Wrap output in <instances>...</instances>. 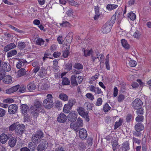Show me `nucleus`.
Here are the masks:
<instances>
[{"label":"nucleus","mask_w":151,"mask_h":151,"mask_svg":"<svg viewBox=\"0 0 151 151\" xmlns=\"http://www.w3.org/2000/svg\"><path fill=\"white\" fill-rule=\"evenodd\" d=\"M31 113L35 116H37L40 112L44 113V109L42 106V103L36 99L34 101V105L31 106L30 108Z\"/></svg>","instance_id":"1"},{"label":"nucleus","mask_w":151,"mask_h":151,"mask_svg":"<svg viewBox=\"0 0 151 151\" xmlns=\"http://www.w3.org/2000/svg\"><path fill=\"white\" fill-rule=\"evenodd\" d=\"M44 137V134L42 131L38 130L35 132L32 136L31 139L38 142H40L41 139Z\"/></svg>","instance_id":"2"},{"label":"nucleus","mask_w":151,"mask_h":151,"mask_svg":"<svg viewBox=\"0 0 151 151\" xmlns=\"http://www.w3.org/2000/svg\"><path fill=\"white\" fill-rule=\"evenodd\" d=\"M77 111L80 115L83 117L85 118L86 121L88 122L89 121L88 111H85V109L81 107H78L77 108Z\"/></svg>","instance_id":"3"},{"label":"nucleus","mask_w":151,"mask_h":151,"mask_svg":"<svg viewBox=\"0 0 151 151\" xmlns=\"http://www.w3.org/2000/svg\"><path fill=\"white\" fill-rule=\"evenodd\" d=\"M111 22H107L102 27L101 30L103 33H107L109 32L112 27V24Z\"/></svg>","instance_id":"4"},{"label":"nucleus","mask_w":151,"mask_h":151,"mask_svg":"<svg viewBox=\"0 0 151 151\" xmlns=\"http://www.w3.org/2000/svg\"><path fill=\"white\" fill-rule=\"evenodd\" d=\"M25 126L23 124L17 125L15 130V133L18 135H22L25 130Z\"/></svg>","instance_id":"5"},{"label":"nucleus","mask_w":151,"mask_h":151,"mask_svg":"<svg viewBox=\"0 0 151 151\" xmlns=\"http://www.w3.org/2000/svg\"><path fill=\"white\" fill-rule=\"evenodd\" d=\"M132 106L135 109H139L142 106L143 103L142 101L138 99H135L132 102Z\"/></svg>","instance_id":"6"},{"label":"nucleus","mask_w":151,"mask_h":151,"mask_svg":"<svg viewBox=\"0 0 151 151\" xmlns=\"http://www.w3.org/2000/svg\"><path fill=\"white\" fill-rule=\"evenodd\" d=\"M40 143L37 146L38 151H42L46 148L47 145V142L45 139H42L40 141Z\"/></svg>","instance_id":"7"},{"label":"nucleus","mask_w":151,"mask_h":151,"mask_svg":"<svg viewBox=\"0 0 151 151\" xmlns=\"http://www.w3.org/2000/svg\"><path fill=\"white\" fill-rule=\"evenodd\" d=\"M43 106L46 108L50 109L53 106V103L52 100L49 99H46L44 100L43 102Z\"/></svg>","instance_id":"8"},{"label":"nucleus","mask_w":151,"mask_h":151,"mask_svg":"<svg viewBox=\"0 0 151 151\" xmlns=\"http://www.w3.org/2000/svg\"><path fill=\"white\" fill-rule=\"evenodd\" d=\"M77 117V113L75 111H72L70 112L68 116V120L70 122H74L76 119Z\"/></svg>","instance_id":"9"},{"label":"nucleus","mask_w":151,"mask_h":151,"mask_svg":"<svg viewBox=\"0 0 151 151\" xmlns=\"http://www.w3.org/2000/svg\"><path fill=\"white\" fill-rule=\"evenodd\" d=\"M18 106L15 104L10 105L8 107V111L10 114H14L17 111Z\"/></svg>","instance_id":"10"},{"label":"nucleus","mask_w":151,"mask_h":151,"mask_svg":"<svg viewBox=\"0 0 151 151\" xmlns=\"http://www.w3.org/2000/svg\"><path fill=\"white\" fill-rule=\"evenodd\" d=\"M87 133L86 130L84 128L81 129L79 131V136L80 138L84 139L87 137Z\"/></svg>","instance_id":"11"},{"label":"nucleus","mask_w":151,"mask_h":151,"mask_svg":"<svg viewBox=\"0 0 151 151\" xmlns=\"http://www.w3.org/2000/svg\"><path fill=\"white\" fill-rule=\"evenodd\" d=\"M19 87V86L18 85L13 86L9 89H7L6 90V93L10 94L17 91Z\"/></svg>","instance_id":"12"},{"label":"nucleus","mask_w":151,"mask_h":151,"mask_svg":"<svg viewBox=\"0 0 151 151\" xmlns=\"http://www.w3.org/2000/svg\"><path fill=\"white\" fill-rule=\"evenodd\" d=\"M9 138L6 134L2 133L0 135V142L2 144H5Z\"/></svg>","instance_id":"13"},{"label":"nucleus","mask_w":151,"mask_h":151,"mask_svg":"<svg viewBox=\"0 0 151 151\" xmlns=\"http://www.w3.org/2000/svg\"><path fill=\"white\" fill-rule=\"evenodd\" d=\"M67 117L63 113H60L57 117L58 121L60 123H63L67 120Z\"/></svg>","instance_id":"14"},{"label":"nucleus","mask_w":151,"mask_h":151,"mask_svg":"<svg viewBox=\"0 0 151 151\" xmlns=\"http://www.w3.org/2000/svg\"><path fill=\"white\" fill-rule=\"evenodd\" d=\"M3 70L6 71H9L11 69V67L10 65L6 62H2L1 66Z\"/></svg>","instance_id":"15"},{"label":"nucleus","mask_w":151,"mask_h":151,"mask_svg":"<svg viewBox=\"0 0 151 151\" xmlns=\"http://www.w3.org/2000/svg\"><path fill=\"white\" fill-rule=\"evenodd\" d=\"M32 142H29L28 145V147L32 151H34L36 148L37 145L38 143L34 140L32 139Z\"/></svg>","instance_id":"16"},{"label":"nucleus","mask_w":151,"mask_h":151,"mask_svg":"<svg viewBox=\"0 0 151 151\" xmlns=\"http://www.w3.org/2000/svg\"><path fill=\"white\" fill-rule=\"evenodd\" d=\"M122 150L124 151H127L130 149L129 144L128 141H125L122 144L121 147Z\"/></svg>","instance_id":"17"},{"label":"nucleus","mask_w":151,"mask_h":151,"mask_svg":"<svg viewBox=\"0 0 151 151\" xmlns=\"http://www.w3.org/2000/svg\"><path fill=\"white\" fill-rule=\"evenodd\" d=\"M134 129L136 131L141 132L144 129V125L141 123H138L136 124Z\"/></svg>","instance_id":"18"},{"label":"nucleus","mask_w":151,"mask_h":151,"mask_svg":"<svg viewBox=\"0 0 151 151\" xmlns=\"http://www.w3.org/2000/svg\"><path fill=\"white\" fill-rule=\"evenodd\" d=\"M16 45L14 43H11L6 46L4 49V51L6 52L10 50L15 48Z\"/></svg>","instance_id":"19"},{"label":"nucleus","mask_w":151,"mask_h":151,"mask_svg":"<svg viewBox=\"0 0 151 151\" xmlns=\"http://www.w3.org/2000/svg\"><path fill=\"white\" fill-rule=\"evenodd\" d=\"M16 141L17 139L15 137H11L8 141L9 145L11 147H14L16 144Z\"/></svg>","instance_id":"20"},{"label":"nucleus","mask_w":151,"mask_h":151,"mask_svg":"<svg viewBox=\"0 0 151 151\" xmlns=\"http://www.w3.org/2000/svg\"><path fill=\"white\" fill-rule=\"evenodd\" d=\"M22 112L23 114L25 115L27 114L28 106L25 104H22L21 106Z\"/></svg>","instance_id":"21"},{"label":"nucleus","mask_w":151,"mask_h":151,"mask_svg":"<svg viewBox=\"0 0 151 151\" xmlns=\"http://www.w3.org/2000/svg\"><path fill=\"white\" fill-rule=\"evenodd\" d=\"M47 72L46 70L43 67L41 68L39 73L38 75L41 77L46 76Z\"/></svg>","instance_id":"22"},{"label":"nucleus","mask_w":151,"mask_h":151,"mask_svg":"<svg viewBox=\"0 0 151 151\" xmlns=\"http://www.w3.org/2000/svg\"><path fill=\"white\" fill-rule=\"evenodd\" d=\"M12 81L11 76L8 75L4 76L3 78V81L6 84H9Z\"/></svg>","instance_id":"23"},{"label":"nucleus","mask_w":151,"mask_h":151,"mask_svg":"<svg viewBox=\"0 0 151 151\" xmlns=\"http://www.w3.org/2000/svg\"><path fill=\"white\" fill-rule=\"evenodd\" d=\"M77 76L74 74L71 76V81L72 85L73 86H76L78 85L77 80L76 79Z\"/></svg>","instance_id":"24"},{"label":"nucleus","mask_w":151,"mask_h":151,"mask_svg":"<svg viewBox=\"0 0 151 151\" xmlns=\"http://www.w3.org/2000/svg\"><path fill=\"white\" fill-rule=\"evenodd\" d=\"M36 86L34 83H31L27 85V89L29 91H32L36 89Z\"/></svg>","instance_id":"25"},{"label":"nucleus","mask_w":151,"mask_h":151,"mask_svg":"<svg viewBox=\"0 0 151 151\" xmlns=\"http://www.w3.org/2000/svg\"><path fill=\"white\" fill-rule=\"evenodd\" d=\"M70 126L71 129H73L76 132H78L79 130V127H80L76 123L72 122L70 124Z\"/></svg>","instance_id":"26"},{"label":"nucleus","mask_w":151,"mask_h":151,"mask_svg":"<svg viewBox=\"0 0 151 151\" xmlns=\"http://www.w3.org/2000/svg\"><path fill=\"white\" fill-rule=\"evenodd\" d=\"M72 107L69 105L68 104H66L64 105V107L63 109V112L65 113H69L71 109H72Z\"/></svg>","instance_id":"27"},{"label":"nucleus","mask_w":151,"mask_h":151,"mask_svg":"<svg viewBox=\"0 0 151 151\" xmlns=\"http://www.w3.org/2000/svg\"><path fill=\"white\" fill-rule=\"evenodd\" d=\"M83 50V52L84 53V55L87 57V56H90V55H91V57L92 58V55H93L92 53H93V51L91 49L90 50H85L83 48L82 49V50Z\"/></svg>","instance_id":"28"},{"label":"nucleus","mask_w":151,"mask_h":151,"mask_svg":"<svg viewBox=\"0 0 151 151\" xmlns=\"http://www.w3.org/2000/svg\"><path fill=\"white\" fill-rule=\"evenodd\" d=\"M121 43L122 46L125 49H128L130 48L129 45L125 39H122L121 40Z\"/></svg>","instance_id":"29"},{"label":"nucleus","mask_w":151,"mask_h":151,"mask_svg":"<svg viewBox=\"0 0 151 151\" xmlns=\"http://www.w3.org/2000/svg\"><path fill=\"white\" fill-rule=\"evenodd\" d=\"M118 7V5L114 4H109L107 5L106 9L109 10L114 9Z\"/></svg>","instance_id":"30"},{"label":"nucleus","mask_w":151,"mask_h":151,"mask_svg":"<svg viewBox=\"0 0 151 151\" xmlns=\"http://www.w3.org/2000/svg\"><path fill=\"white\" fill-rule=\"evenodd\" d=\"M75 69L82 70L83 69V65L79 63H75L73 66Z\"/></svg>","instance_id":"31"},{"label":"nucleus","mask_w":151,"mask_h":151,"mask_svg":"<svg viewBox=\"0 0 151 151\" xmlns=\"http://www.w3.org/2000/svg\"><path fill=\"white\" fill-rule=\"evenodd\" d=\"M59 97L61 100L64 101H66L68 100V96L65 93H60L59 95Z\"/></svg>","instance_id":"32"},{"label":"nucleus","mask_w":151,"mask_h":151,"mask_svg":"<svg viewBox=\"0 0 151 151\" xmlns=\"http://www.w3.org/2000/svg\"><path fill=\"white\" fill-rule=\"evenodd\" d=\"M26 70L24 68H22L18 71V75L19 76L24 75L26 74Z\"/></svg>","instance_id":"33"},{"label":"nucleus","mask_w":151,"mask_h":151,"mask_svg":"<svg viewBox=\"0 0 151 151\" xmlns=\"http://www.w3.org/2000/svg\"><path fill=\"white\" fill-rule=\"evenodd\" d=\"M17 53V51L16 50H13L8 52L7 56L8 58H9L16 55Z\"/></svg>","instance_id":"34"},{"label":"nucleus","mask_w":151,"mask_h":151,"mask_svg":"<svg viewBox=\"0 0 151 151\" xmlns=\"http://www.w3.org/2000/svg\"><path fill=\"white\" fill-rule=\"evenodd\" d=\"M137 65L136 62L133 60L128 61V62L127 64V65L130 66L131 67H134Z\"/></svg>","instance_id":"35"},{"label":"nucleus","mask_w":151,"mask_h":151,"mask_svg":"<svg viewBox=\"0 0 151 151\" xmlns=\"http://www.w3.org/2000/svg\"><path fill=\"white\" fill-rule=\"evenodd\" d=\"M26 45V43L24 42H18V47L19 49L22 50L24 49Z\"/></svg>","instance_id":"36"},{"label":"nucleus","mask_w":151,"mask_h":151,"mask_svg":"<svg viewBox=\"0 0 151 151\" xmlns=\"http://www.w3.org/2000/svg\"><path fill=\"white\" fill-rule=\"evenodd\" d=\"M127 17L132 20H134L136 18L135 14L132 12H130L128 14Z\"/></svg>","instance_id":"37"},{"label":"nucleus","mask_w":151,"mask_h":151,"mask_svg":"<svg viewBox=\"0 0 151 151\" xmlns=\"http://www.w3.org/2000/svg\"><path fill=\"white\" fill-rule=\"evenodd\" d=\"M45 41L42 38H39L36 41V44L41 46L44 44Z\"/></svg>","instance_id":"38"},{"label":"nucleus","mask_w":151,"mask_h":151,"mask_svg":"<svg viewBox=\"0 0 151 151\" xmlns=\"http://www.w3.org/2000/svg\"><path fill=\"white\" fill-rule=\"evenodd\" d=\"M111 109V107L107 103H106L104 106L103 110L104 112H106L109 111Z\"/></svg>","instance_id":"39"},{"label":"nucleus","mask_w":151,"mask_h":151,"mask_svg":"<svg viewBox=\"0 0 151 151\" xmlns=\"http://www.w3.org/2000/svg\"><path fill=\"white\" fill-rule=\"evenodd\" d=\"M84 106L88 110H91L92 109L91 104L89 102H86L84 104Z\"/></svg>","instance_id":"40"},{"label":"nucleus","mask_w":151,"mask_h":151,"mask_svg":"<svg viewBox=\"0 0 151 151\" xmlns=\"http://www.w3.org/2000/svg\"><path fill=\"white\" fill-rule=\"evenodd\" d=\"M144 119L143 116L142 115H138L135 119L136 121L139 123L142 122Z\"/></svg>","instance_id":"41"},{"label":"nucleus","mask_w":151,"mask_h":151,"mask_svg":"<svg viewBox=\"0 0 151 151\" xmlns=\"http://www.w3.org/2000/svg\"><path fill=\"white\" fill-rule=\"evenodd\" d=\"M125 98V96L124 95L122 94H120L119 95L117 98L118 101L119 103L122 102Z\"/></svg>","instance_id":"42"},{"label":"nucleus","mask_w":151,"mask_h":151,"mask_svg":"<svg viewBox=\"0 0 151 151\" xmlns=\"http://www.w3.org/2000/svg\"><path fill=\"white\" fill-rule=\"evenodd\" d=\"M70 83V81L68 78L66 77L63 78L62 83L63 85H68Z\"/></svg>","instance_id":"43"},{"label":"nucleus","mask_w":151,"mask_h":151,"mask_svg":"<svg viewBox=\"0 0 151 151\" xmlns=\"http://www.w3.org/2000/svg\"><path fill=\"white\" fill-rule=\"evenodd\" d=\"M8 26L9 27L18 32L19 33H22L23 32V31L22 30L19 29L14 27L11 24H8Z\"/></svg>","instance_id":"44"},{"label":"nucleus","mask_w":151,"mask_h":151,"mask_svg":"<svg viewBox=\"0 0 151 151\" xmlns=\"http://www.w3.org/2000/svg\"><path fill=\"white\" fill-rule=\"evenodd\" d=\"M76 101L75 99H70L68 101V103L67 104L70 105L71 107L75 104Z\"/></svg>","instance_id":"45"},{"label":"nucleus","mask_w":151,"mask_h":151,"mask_svg":"<svg viewBox=\"0 0 151 151\" xmlns=\"http://www.w3.org/2000/svg\"><path fill=\"white\" fill-rule=\"evenodd\" d=\"M17 126V124L15 123L12 124L9 127V131H13L14 130H15Z\"/></svg>","instance_id":"46"},{"label":"nucleus","mask_w":151,"mask_h":151,"mask_svg":"<svg viewBox=\"0 0 151 151\" xmlns=\"http://www.w3.org/2000/svg\"><path fill=\"white\" fill-rule=\"evenodd\" d=\"M26 86H24V85H22L19 88V92L23 93L26 91Z\"/></svg>","instance_id":"47"},{"label":"nucleus","mask_w":151,"mask_h":151,"mask_svg":"<svg viewBox=\"0 0 151 151\" xmlns=\"http://www.w3.org/2000/svg\"><path fill=\"white\" fill-rule=\"evenodd\" d=\"M86 96L87 98L91 101L93 100L94 99V96L91 93H87L86 94Z\"/></svg>","instance_id":"48"},{"label":"nucleus","mask_w":151,"mask_h":151,"mask_svg":"<svg viewBox=\"0 0 151 151\" xmlns=\"http://www.w3.org/2000/svg\"><path fill=\"white\" fill-rule=\"evenodd\" d=\"M76 124L78 125L80 127H82L83 124V121L80 118H78L77 119Z\"/></svg>","instance_id":"49"},{"label":"nucleus","mask_w":151,"mask_h":151,"mask_svg":"<svg viewBox=\"0 0 151 151\" xmlns=\"http://www.w3.org/2000/svg\"><path fill=\"white\" fill-rule=\"evenodd\" d=\"M103 101L101 98H99L97 99L96 105L97 106H101L102 104Z\"/></svg>","instance_id":"50"},{"label":"nucleus","mask_w":151,"mask_h":151,"mask_svg":"<svg viewBox=\"0 0 151 151\" xmlns=\"http://www.w3.org/2000/svg\"><path fill=\"white\" fill-rule=\"evenodd\" d=\"M69 54V51L68 50H66L63 52V56L64 58H67Z\"/></svg>","instance_id":"51"},{"label":"nucleus","mask_w":151,"mask_h":151,"mask_svg":"<svg viewBox=\"0 0 151 151\" xmlns=\"http://www.w3.org/2000/svg\"><path fill=\"white\" fill-rule=\"evenodd\" d=\"M72 73L76 74H79L81 73V70H79L76 69H73L71 71Z\"/></svg>","instance_id":"52"},{"label":"nucleus","mask_w":151,"mask_h":151,"mask_svg":"<svg viewBox=\"0 0 151 151\" xmlns=\"http://www.w3.org/2000/svg\"><path fill=\"white\" fill-rule=\"evenodd\" d=\"M141 35V34H140L139 32L137 30L134 33L133 36L135 38L138 39L140 37Z\"/></svg>","instance_id":"53"},{"label":"nucleus","mask_w":151,"mask_h":151,"mask_svg":"<svg viewBox=\"0 0 151 151\" xmlns=\"http://www.w3.org/2000/svg\"><path fill=\"white\" fill-rule=\"evenodd\" d=\"M100 53L96 54V57H95L93 56V55H92V61L93 62H95L96 61V60L98 59L99 60V59L100 56H99Z\"/></svg>","instance_id":"54"},{"label":"nucleus","mask_w":151,"mask_h":151,"mask_svg":"<svg viewBox=\"0 0 151 151\" xmlns=\"http://www.w3.org/2000/svg\"><path fill=\"white\" fill-rule=\"evenodd\" d=\"M70 24L67 22H63L62 23L60 24V25L63 27H66L69 26Z\"/></svg>","instance_id":"55"},{"label":"nucleus","mask_w":151,"mask_h":151,"mask_svg":"<svg viewBox=\"0 0 151 151\" xmlns=\"http://www.w3.org/2000/svg\"><path fill=\"white\" fill-rule=\"evenodd\" d=\"M137 110L136 111L137 114L138 115H142L143 114V109L142 108H140L139 109H137Z\"/></svg>","instance_id":"56"},{"label":"nucleus","mask_w":151,"mask_h":151,"mask_svg":"<svg viewBox=\"0 0 151 151\" xmlns=\"http://www.w3.org/2000/svg\"><path fill=\"white\" fill-rule=\"evenodd\" d=\"M89 90L92 92H94L96 93V88L93 85H91L88 87Z\"/></svg>","instance_id":"57"},{"label":"nucleus","mask_w":151,"mask_h":151,"mask_svg":"<svg viewBox=\"0 0 151 151\" xmlns=\"http://www.w3.org/2000/svg\"><path fill=\"white\" fill-rule=\"evenodd\" d=\"M122 124V122L120 121V120L119 122H116L114 125V129H116L118 128L119 126L121 125Z\"/></svg>","instance_id":"58"},{"label":"nucleus","mask_w":151,"mask_h":151,"mask_svg":"<svg viewBox=\"0 0 151 151\" xmlns=\"http://www.w3.org/2000/svg\"><path fill=\"white\" fill-rule=\"evenodd\" d=\"M133 134L134 136L137 137H139L141 135V133L140 132L138 131V132L136 131V132H134Z\"/></svg>","instance_id":"59"},{"label":"nucleus","mask_w":151,"mask_h":151,"mask_svg":"<svg viewBox=\"0 0 151 151\" xmlns=\"http://www.w3.org/2000/svg\"><path fill=\"white\" fill-rule=\"evenodd\" d=\"M55 106L57 108H58L61 107L62 106V104L60 101H55Z\"/></svg>","instance_id":"60"},{"label":"nucleus","mask_w":151,"mask_h":151,"mask_svg":"<svg viewBox=\"0 0 151 151\" xmlns=\"http://www.w3.org/2000/svg\"><path fill=\"white\" fill-rule=\"evenodd\" d=\"M6 113V111L4 109L0 108V117H2L4 116Z\"/></svg>","instance_id":"61"},{"label":"nucleus","mask_w":151,"mask_h":151,"mask_svg":"<svg viewBox=\"0 0 151 151\" xmlns=\"http://www.w3.org/2000/svg\"><path fill=\"white\" fill-rule=\"evenodd\" d=\"M99 56H100V58L99 59V60L98 61L100 62V64H101V62L103 61L104 56L101 54H99Z\"/></svg>","instance_id":"62"},{"label":"nucleus","mask_w":151,"mask_h":151,"mask_svg":"<svg viewBox=\"0 0 151 151\" xmlns=\"http://www.w3.org/2000/svg\"><path fill=\"white\" fill-rule=\"evenodd\" d=\"M61 54V53L60 52L57 51L55 52L54 53L53 55L54 58H57L59 57Z\"/></svg>","instance_id":"63"},{"label":"nucleus","mask_w":151,"mask_h":151,"mask_svg":"<svg viewBox=\"0 0 151 151\" xmlns=\"http://www.w3.org/2000/svg\"><path fill=\"white\" fill-rule=\"evenodd\" d=\"M93 138L92 137H88L87 139V142L89 145H91L92 144Z\"/></svg>","instance_id":"64"}]
</instances>
